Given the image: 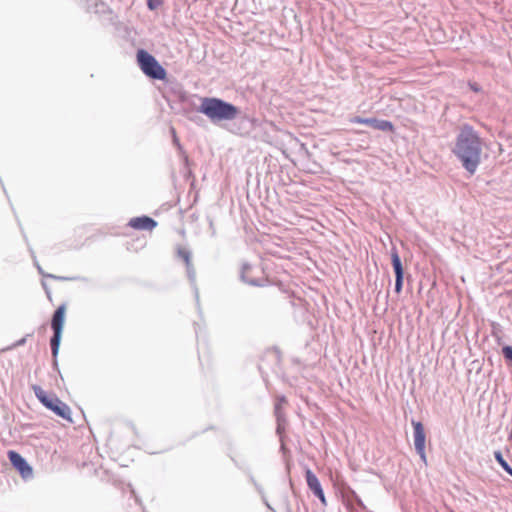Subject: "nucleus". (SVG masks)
I'll use <instances>...</instances> for the list:
<instances>
[{"label":"nucleus","instance_id":"19","mask_svg":"<svg viewBox=\"0 0 512 512\" xmlns=\"http://www.w3.org/2000/svg\"><path fill=\"white\" fill-rule=\"evenodd\" d=\"M177 254L181 259H183L185 264H189L191 262V252L190 251L183 249V248H179L177 251Z\"/></svg>","mask_w":512,"mask_h":512},{"label":"nucleus","instance_id":"22","mask_svg":"<svg viewBox=\"0 0 512 512\" xmlns=\"http://www.w3.org/2000/svg\"><path fill=\"white\" fill-rule=\"evenodd\" d=\"M416 453L419 455V457L421 458V460L423 462H426V453H425V449H422V451H420L419 449H415Z\"/></svg>","mask_w":512,"mask_h":512},{"label":"nucleus","instance_id":"2","mask_svg":"<svg viewBox=\"0 0 512 512\" xmlns=\"http://www.w3.org/2000/svg\"><path fill=\"white\" fill-rule=\"evenodd\" d=\"M483 145V139L472 125L465 123L459 127L451 152L469 175H474L482 162Z\"/></svg>","mask_w":512,"mask_h":512},{"label":"nucleus","instance_id":"9","mask_svg":"<svg viewBox=\"0 0 512 512\" xmlns=\"http://www.w3.org/2000/svg\"><path fill=\"white\" fill-rule=\"evenodd\" d=\"M307 486L323 505H327L325 494L317 476L308 468L305 471Z\"/></svg>","mask_w":512,"mask_h":512},{"label":"nucleus","instance_id":"25","mask_svg":"<svg viewBox=\"0 0 512 512\" xmlns=\"http://www.w3.org/2000/svg\"><path fill=\"white\" fill-rule=\"evenodd\" d=\"M209 224H210V227L213 228V221L212 220H210Z\"/></svg>","mask_w":512,"mask_h":512},{"label":"nucleus","instance_id":"4","mask_svg":"<svg viewBox=\"0 0 512 512\" xmlns=\"http://www.w3.org/2000/svg\"><path fill=\"white\" fill-rule=\"evenodd\" d=\"M63 315H64V306L61 305L55 311V314L53 316L52 323H51L52 329L54 331V335L51 338L50 346H51V351H52V355H53L55 364H57L56 356L58 354L60 340H61Z\"/></svg>","mask_w":512,"mask_h":512},{"label":"nucleus","instance_id":"1","mask_svg":"<svg viewBox=\"0 0 512 512\" xmlns=\"http://www.w3.org/2000/svg\"><path fill=\"white\" fill-rule=\"evenodd\" d=\"M197 111L212 123L233 121L229 131L235 135L247 136L254 127L253 119L243 114L239 107L217 97H202Z\"/></svg>","mask_w":512,"mask_h":512},{"label":"nucleus","instance_id":"5","mask_svg":"<svg viewBox=\"0 0 512 512\" xmlns=\"http://www.w3.org/2000/svg\"><path fill=\"white\" fill-rule=\"evenodd\" d=\"M34 392L39 401L48 409L57 415L64 417V409L61 407V401L54 394L47 393L40 387H34Z\"/></svg>","mask_w":512,"mask_h":512},{"label":"nucleus","instance_id":"24","mask_svg":"<svg viewBox=\"0 0 512 512\" xmlns=\"http://www.w3.org/2000/svg\"><path fill=\"white\" fill-rule=\"evenodd\" d=\"M131 492H132V494L135 496V500H136V501H138V498H137V496L135 495V490H132Z\"/></svg>","mask_w":512,"mask_h":512},{"label":"nucleus","instance_id":"26","mask_svg":"<svg viewBox=\"0 0 512 512\" xmlns=\"http://www.w3.org/2000/svg\"><path fill=\"white\" fill-rule=\"evenodd\" d=\"M508 474L512 477V468H511V471Z\"/></svg>","mask_w":512,"mask_h":512},{"label":"nucleus","instance_id":"3","mask_svg":"<svg viewBox=\"0 0 512 512\" xmlns=\"http://www.w3.org/2000/svg\"><path fill=\"white\" fill-rule=\"evenodd\" d=\"M137 62L142 72L151 79L164 80L167 72L156 58L144 49L137 51Z\"/></svg>","mask_w":512,"mask_h":512},{"label":"nucleus","instance_id":"8","mask_svg":"<svg viewBox=\"0 0 512 512\" xmlns=\"http://www.w3.org/2000/svg\"><path fill=\"white\" fill-rule=\"evenodd\" d=\"M8 458L23 478L26 479L32 476V468L19 453L11 450L8 452Z\"/></svg>","mask_w":512,"mask_h":512},{"label":"nucleus","instance_id":"7","mask_svg":"<svg viewBox=\"0 0 512 512\" xmlns=\"http://www.w3.org/2000/svg\"><path fill=\"white\" fill-rule=\"evenodd\" d=\"M351 123L354 124H365L368 125L376 130L388 132L393 131L394 126L391 121L383 120V119H377V118H362L360 116H355L351 120Z\"/></svg>","mask_w":512,"mask_h":512},{"label":"nucleus","instance_id":"11","mask_svg":"<svg viewBox=\"0 0 512 512\" xmlns=\"http://www.w3.org/2000/svg\"><path fill=\"white\" fill-rule=\"evenodd\" d=\"M411 424L413 426L414 432V447L415 449H419L422 451V449H425V443H426V433L424 429V425L420 421H416L414 419L411 420Z\"/></svg>","mask_w":512,"mask_h":512},{"label":"nucleus","instance_id":"6","mask_svg":"<svg viewBox=\"0 0 512 512\" xmlns=\"http://www.w3.org/2000/svg\"><path fill=\"white\" fill-rule=\"evenodd\" d=\"M391 263L395 273V287L394 291L397 294H400L403 289L404 282V269L401 262V258L398 254V251L395 247L391 249Z\"/></svg>","mask_w":512,"mask_h":512},{"label":"nucleus","instance_id":"17","mask_svg":"<svg viewBox=\"0 0 512 512\" xmlns=\"http://www.w3.org/2000/svg\"><path fill=\"white\" fill-rule=\"evenodd\" d=\"M494 458L507 474L511 471L512 467L504 459L503 454L500 450L494 451Z\"/></svg>","mask_w":512,"mask_h":512},{"label":"nucleus","instance_id":"10","mask_svg":"<svg viewBox=\"0 0 512 512\" xmlns=\"http://www.w3.org/2000/svg\"><path fill=\"white\" fill-rule=\"evenodd\" d=\"M157 221L153 218L143 215L139 217L131 218L128 222V226L136 230L151 231L157 226Z\"/></svg>","mask_w":512,"mask_h":512},{"label":"nucleus","instance_id":"12","mask_svg":"<svg viewBox=\"0 0 512 512\" xmlns=\"http://www.w3.org/2000/svg\"><path fill=\"white\" fill-rule=\"evenodd\" d=\"M253 267L248 263L244 262L240 270V280L248 285L261 287L266 283L265 279L252 278L248 275L252 271Z\"/></svg>","mask_w":512,"mask_h":512},{"label":"nucleus","instance_id":"15","mask_svg":"<svg viewBox=\"0 0 512 512\" xmlns=\"http://www.w3.org/2000/svg\"><path fill=\"white\" fill-rule=\"evenodd\" d=\"M171 132H172V135H173V143L177 147V149L179 150L180 154L183 157L184 168L187 169V174L190 175L191 174V170H189V168H188V166H189V158L186 155V153L184 152L183 147H182V145L179 142V139H178V137L176 135L175 129L171 128Z\"/></svg>","mask_w":512,"mask_h":512},{"label":"nucleus","instance_id":"16","mask_svg":"<svg viewBox=\"0 0 512 512\" xmlns=\"http://www.w3.org/2000/svg\"><path fill=\"white\" fill-rule=\"evenodd\" d=\"M77 420H73L72 416H71V410L70 408L66 405V422H69L70 424H75L77 425L79 428H82L84 427V422L86 421L85 420V415L82 411L79 412V414L77 415Z\"/></svg>","mask_w":512,"mask_h":512},{"label":"nucleus","instance_id":"18","mask_svg":"<svg viewBox=\"0 0 512 512\" xmlns=\"http://www.w3.org/2000/svg\"><path fill=\"white\" fill-rule=\"evenodd\" d=\"M250 481L253 483V485L255 486L256 490L258 491V493L261 495V498L264 502V504L269 508V509H272L271 506L269 505L268 501L266 500V497H265V494H264V490L262 488V486L260 484L257 483V481L254 479L253 476H250Z\"/></svg>","mask_w":512,"mask_h":512},{"label":"nucleus","instance_id":"21","mask_svg":"<svg viewBox=\"0 0 512 512\" xmlns=\"http://www.w3.org/2000/svg\"><path fill=\"white\" fill-rule=\"evenodd\" d=\"M162 0H147V7L149 10L154 11L162 5Z\"/></svg>","mask_w":512,"mask_h":512},{"label":"nucleus","instance_id":"20","mask_svg":"<svg viewBox=\"0 0 512 512\" xmlns=\"http://www.w3.org/2000/svg\"><path fill=\"white\" fill-rule=\"evenodd\" d=\"M502 355L507 362L512 363V346H510V345L503 346L502 347Z\"/></svg>","mask_w":512,"mask_h":512},{"label":"nucleus","instance_id":"13","mask_svg":"<svg viewBox=\"0 0 512 512\" xmlns=\"http://www.w3.org/2000/svg\"><path fill=\"white\" fill-rule=\"evenodd\" d=\"M285 403H286L285 396L277 397L275 407H274V414H275L276 420H277L276 431L278 434H281L282 430L284 429L285 418H284V414L282 412V405Z\"/></svg>","mask_w":512,"mask_h":512},{"label":"nucleus","instance_id":"14","mask_svg":"<svg viewBox=\"0 0 512 512\" xmlns=\"http://www.w3.org/2000/svg\"><path fill=\"white\" fill-rule=\"evenodd\" d=\"M185 265H186L187 277H188L190 284L192 286V289L194 291L196 302H197V304H199V292H198V288L196 285V271L192 265V262H190L189 264H185Z\"/></svg>","mask_w":512,"mask_h":512},{"label":"nucleus","instance_id":"23","mask_svg":"<svg viewBox=\"0 0 512 512\" xmlns=\"http://www.w3.org/2000/svg\"><path fill=\"white\" fill-rule=\"evenodd\" d=\"M470 88L475 91V92H479L480 91V87L478 86V84L476 83H473V84H470Z\"/></svg>","mask_w":512,"mask_h":512}]
</instances>
